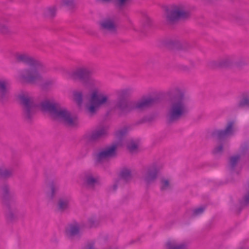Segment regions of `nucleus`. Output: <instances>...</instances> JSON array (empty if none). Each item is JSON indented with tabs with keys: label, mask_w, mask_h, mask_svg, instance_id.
I'll return each instance as SVG.
<instances>
[{
	"label": "nucleus",
	"mask_w": 249,
	"mask_h": 249,
	"mask_svg": "<svg viewBox=\"0 0 249 249\" xmlns=\"http://www.w3.org/2000/svg\"><path fill=\"white\" fill-rule=\"evenodd\" d=\"M133 91V89L130 88L115 91L116 100L114 103V108L119 111L120 116L127 115L134 110L143 111L159 102L158 97H144L137 102H130L129 98Z\"/></svg>",
	"instance_id": "f257e3e1"
},
{
	"label": "nucleus",
	"mask_w": 249,
	"mask_h": 249,
	"mask_svg": "<svg viewBox=\"0 0 249 249\" xmlns=\"http://www.w3.org/2000/svg\"><path fill=\"white\" fill-rule=\"evenodd\" d=\"M169 105L166 114V122L171 125L179 122L189 113L186 90L183 88L176 87L168 92Z\"/></svg>",
	"instance_id": "f03ea898"
},
{
	"label": "nucleus",
	"mask_w": 249,
	"mask_h": 249,
	"mask_svg": "<svg viewBox=\"0 0 249 249\" xmlns=\"http://www.w3.org/2000/svg\"><path fill=\"white\" fill-rule=\"evenodd\" d=\"M18 98L22 106V115L27 121L32 120L37 107H40L42 111L49 112L53 118L60 106L59 103L53 100H45L40 104L36 103L34 98L27 92L19 93L18 95Z\"/></svg>",
	"instance_id": "7ed1b4c3"
},
{
	"label": "nucleus",
	"mask_w": 249,
	"mask_h": 249,
	"mask_svg": "<svg viewBox=\"0 0 249 249\" xmlns=\"http://www.w3.org/2000/svg\"><path fill=\"white\" fill-rule=\"evenodd\" d=\"M39 66L31 65L28 68L20 70L18 71V80L22 83L36 85L43 81L41 72H46L47 69L46 65L41 61Z\"/></svg>",
	"instance_id": "20e7f679"
},
{
	"label": "nucleus",
	"mask_w": 249,
	"mask_h": 249,
	"mask_svg": "<svg viewBox=\"0 0 249 249\" xmlns=\"http://www.w3.org/2000/svg\"><path fill=\"white\" fill-rule=\"evenodd\" d=\"M108 96L102 93H99L97 91L92 92L89 102L86 105L85 110L87 114L93 116L98 111L100 108L107 104Z\"/></svg>",
	"instance_id": "39448f33"
},
{
	"label": "nucleus",
	"mask_w": 249,
	"mask_h": 249,
	"mask_svg": "<svg viewBox=\"0 0 249 249\" xmlns=\"http://www.w3.org/2000/svg\"><path fill=\"white\" fill-rule=\"evenodd\" d=\"M190 17V12L181 5H174L171 9H166L164 16L166 23L172 25L180 20H185Z\"/></svg>",
	"instance_id": "423d86ee"
},
{
	"label": "nucleus",
	"mask_w": 249,
	"mask_h": 249,
	"mask_svg": "<svg viewBox=\"0 0 249 249\" xmlns=\"http://www.w3.org/2000/svg\"><path fill=\"white\" fill-rule=\"evenodd\" d=\"M91 71L85 66L75 68L71 72V77L73 80H78L85 85L95 86L98 84V81L91 77Z\"/></svg>",
	"instance_id": "0eeeda50"
},
{
	"label": "nucleus",
	"mask_w": 249,
	"mask_h": 249,
	"mask_svg": "<svg viewBox=\"0 0 249 249\" xmlns=\"http://www.w3.org/2000/svg\"><path fill=\"white\" fill-rule=\"evenodd\" d=\"M53 120L62 124L65 126L74 128L78 125V121L76 117L72 116L71 113L66 108L59 107L53 117Z\"/></svg>",
	"instance_id": "6e6552de"
},
{
	"label": "nucleus",
	"mask_w": 249,
	"mask_h": 249,
	"mask_svg": "<svg viewBox=\"0 0 249 249\" xmlns=\"http://www.w3.org/2000/svg\"><path fill=\"white\" fill-rule=\"evenodd\" d=\"M163 165L159 162H154L144 168L142 171V178L146 185L154 183Z\"/></svg>",
	"instance_id": "1a4fd4ad"
},
{
	"label": "nucleus",
	"mask_w": 249,
	"mask_h": 249,
	"mask_svg": "<svg viewBox=\"0 0 249 249\" xmlns=\"http://www.w3.org/2000/svg\"><path fill=\"white\" fill-rule=\"evenodd\" d=\"M117 144H112L106 146L96 153L94 156V162L96 165L102 164L106 160L117 156Z\"/></svg>",
	"instance_id": "9d476101"
},
{
	"label": "nucleus",
	"mask_w": 249,
	"mask_h": 249,
	"mask_svg": "<svg viewBox=\"0 0 249 249\" xmlns=\"http://www.w3.org/2000/svg\"><path fill=\"white\" fill-rule=\"evenodd\" d=\"M100 30L105 34H116L117 25L114 16H107L99 22Z\"/></svg>",
	"instance_id": "9b49d317"
},
{
	"label": "nucleus",
	"mask_w": 249,
	"mask_h": 249,
	"mask_svg": "<svg viewBox=\"0 0 249 249\" xmlns=\"http://www.w3.org/2000/svg\"><path fill=\"white\" fill-rule=\"evenodd\" d=\"M107 134V129L105 127H102L85 133L82 137V140L86 144L89 145L97 142Z\"/></svg>",
	"instance_id": "f8f14e48"
},
{
	"label": "nucleus",
	"mask_w": 249,
	"mask_h": 249,
	"mask_svg": "<svg viewBox=\"0 0 249 249\" xmlns=\"http://www.w3.org/2000/svg\"><path fill=\"white\" fill-rule=\"evenodd\" d=\"M65 232L66 237L71 241H79L82 234L80 225L76 222L68 224L65 228Z\"/></svg>",
	"instance_id": "ddd939ff"
},
{
	"label": "nucleus",
	"mask_w": 249,
	"mask_h": 249,
	"mask_svg": "<svg viewBox=\"0 0 249 249\" xmlns=\"http://www.w3.org/2000/svg\"><path fill=\"white\" fill-rule=\"evenodd\" d=\"M233 122H229L224 129H214L211 132V135L213 139L219 141L223 140L233 134Z\"/></svg>",
	"instance_id": "4468645a"
},
{
	"label": "nucleus",
	"mask_w": 249,
	"mask_h": 249,
	"mask_svg": "<svg viewBox=\"0 0 249 249\" xmlns=\"http://www.w3.org/2000/svg\"><path fill=\"white\" fill-rule=\"evenodd\" d=\"M5 207V216L10 222H14L22 216L17 206L16 201L4 205Z\"/></svg>",
	"instance_id": "2eb2a0df"
},
{
	"label": "nucleus",
	"mask_w": 249,
	"mask_h": 249,
	"mask_svg": "<svg viewBox=\"0 0 249 249\" xmlns=\"http://www.w3.org/2000/svg\"><path fill=\"white\" fill-rule=\"evenodd\" d=\"M234 59L230 56H224L215 60L210 61L208 63L209 67L212 69L225 68L232 66Z\"/></svg>",
	"instance_id": "dca6fc26"
},
{
	"label": "nucleus",
	"mask_w": 249,
	"mask_h": 249,
	"mask_svg": "<svg viewBox=\"0 0 249 249\" xmlns=\"http://www.w3.org/2000/svg\"><path fill=\"white\" fill-rule=\"evenodd\" d=\"M11 84L6 78H0V102L4 103L10 97Z\"/></svg>",
	"instance_id": "f3484780"
},
{
	"label": "nucleus",
	"mask_w": 249,
	"mask_h": 249,
	"mask_svg": "<svg viewBox=\"0 0 249 249\" xmlns=\"http://www.w3.org/2000/svg\"><path fill=\"white\" fill-rule=\"evenodd\" d=\"M0 197L3 205L16 201L14 194L10 191V186L6 182L0 185Z\"/></svg>",
	"instance_id": "a211bd4d"
},
{
	"label": "nucleus",
	"mask_w": 249,
	"mask_h": 249,
	"mask_svg": "<svg viewBox=\"0 0 249 249\" xmlns=\"http://www.w3.org/2000/svg\"><path fill=\"white\" fill-rule=\"evenodd\" d=\"M83 182L85 186L91 190H94L95 186L100 184L99 178L90 171L83 173Z\"/></svg>",
	"instance_id": "6ab92c4d"
},
{
	"label": "nucleus",
	"mask_w": 249,
	"mask_h": 249,
	"mask_svg": "<svg viewBox=\"0 0 249 249\" xmlns=\"http://www.w3.org/2000/svg\"><path fill=\"white\" fill-rule=\"evenodd\" d=\"M48 191L46 196L49 200L54 199L60 188V182L56 179L50 181L47 185Z\"/></svg>",
	"instance_id": "aec40b11"
},
{
	"label": "nucleus",
	"mask_w": 249,
	"mask_h": 249,
	"mask_svg": "<svg viewBox=\"0 0 249 249\" xmlns=\"http://www.w3.org/2000/svg\"><path fill=\"white\" fill-rule=\"evenodd\" d=\"M15 59L18 63H22L28 66L31 65L39 66V62L41 61L26 53H16L15 54Z\"/></svg>",
	"instance_id": "412c9836"
},
{
	"label": "nucleus",
	"mask_w": 249,
	"mask_h": 249,
	"mask_svg": "<svg viewBox=\"0 0 249 249\" xmlns=\"http://www.w3.org/2000/svg\"><path fill=\"white\" fill-rule=\"evenodd\" d=\"M9 18L5 16H0V35L6 36L13 35L14 33L7 25Z\"/></svg>",
	"instance_id": "4be33fe9"
},
{
	"label": "nucleus",
	"mask_w": 249,
	"mask_h": 249,
	"mask_svg": "<svg viewBox=\"0 0 249 249\" xmlns=\"http://www.w3.org/2000/svg\"><path fill=\"white\" fill-rule=\"evenodd\" d=\"M70 197L68 196H60L56 202V209L59 212L63 213L69 208Z\"/></svg>",
	"instance_id": "5701e85b"
},
{
	"label": "nucleus",
	"mask_w": 249,
	"mask_h": 249,
	"mask_svg": "<svg viewBox=\"0 0 249 249\" xmlns=\"http://www.w3.org/2000/svg\"><path fill=\"white\" fill-rule=\"evenodd\" d=\"M57 11V6L51 5L45 8L43 10V16L49 19H53L56 15Z\"/></svg>",
	"instance_id": "b1692460"
},
{
	"label": "nucleus",
	"mask_w": 249,
	"mask_h": 249,
	"mask_svg": "<svg viewBox=\"0 0 249 249\" xmlns=\"http://www.w3.org/2000/svg\"><path fill=\"white\" fill-rule=\"evenodd\" d=\"M60 5L66 8L71 13H74L77 9L75 0H61Z\"/></svg>",
	"instance_id": "393cba45"
},
{
	"label": "nucleus",
	"mask_w": 249,
	"mask_h": 249,
	"mask_svg": "<svg viewBox=\"0 0 249 249\" xmlns=\"http://www.w3.org/2000/svg\"><path fill=\"white\" fill-rule=\"evenodd\" d=\"M14 170L12 168H7L4 166H0V178H9L13 176Z\"/></svg>",
	"instance_id": "a878e982"
},
{
	"label": "nucleus",
	"mask_w": 249,
	"mask_h": 249,
	"mask_svg": "<svg viewBox=\"0 0 249 249\" xmlns=\"http://www.w3.org/2000/svg\"><path fill=\"white\" fill-rule=\"evenodd\" d=\"M237 109L249 107V95L244 94L242 95L235 107Z\"/></svg>",
	"instance_id": "bb28decb"
},
{
	"label": "nucleus",
	"mask_w": 249,
	"mask_h": 249,
	"mask_svg": "<svg viewBox=\"0 0 249 249\" xmlns=\"http://www.w3.org/2000/svg\"><path fill=\"white\" fill-rule=\"evenodd\" d=\"M240 158V157L239 155H236L231 156L229 159L228 169L231 172V175H232L234 173L235 168L237 165Z\"/></svg>",
	"instance_id": "cd10ccee"
},
{
	"label": "nucleus",
	"mask_w": 249,
	"mask_h": 249,
	"mask_svg": "<svg viewBox=\"0 0 249 249\" xmlns=\"http://www.w3.org/2000/svg\"><path fill=\"white\" fill-rule=\"evenodd\" d=\"M184 243L178 244L175 240H169L166 244V249H186Z\"/></svg>",
	"instance_id": "c85d7f7f"
},
{
	"label": "nucleus",
	"mask_w": 249,
	"mask_h": 249,
	"mask_svg": "<svg viewBox=\"0 0 249 249\" xmlns=\"http://www.w3.org/2000/svg\"><path fill=\"white\" fill-rule=\"evenodd\" d=\"M132 176L130 170L127 169H124L120 173V178L119 180L120 181H124V182H127L130 180Z\"/></svg>",
	"instance_id": "c756f323"
},
{
	"label": "nucleus",
	"mask_w": 249,
	"mask_h": 249,
	"mask_svg": "<svg viewBox=\"0 0 249 249\" xmlns=\"http://www.w3.org/2000/svg\"><path fill=\"white\" fill-rule=\"evenodd\" d=\"M128 132V127L124 126L123 127L116 130L115 132V135L116 138L119 140H122L124 137Z\"/></svg>",
	"instance_id": "7c9ffc66"
},
{
	"label": "nucleus",
	"mask_w": 249,
	"mask_h": 249,
	"mask_svg": "<svg viewBox=\"0 0 249 249\" xmlns=\"http://www.w3.org/2000/svg\"><path fill=\"white\" fill-rule=\"evenodd\" d=\"M171 188L172 185L168 179L162 178L160 179V189L161 191H166Z\"/></svg>",
	"instance_id": "2f4dec72"
},
{
	"label": "nucleus",
	"mask_w": 249,
	"mask_h": 249,
	"mask_svg": "<svg viewBox=\"0 0 249 249\" xmlns=\"http://www.w3.org/2000/svg\"><path fill=\"white\" fill-rule=\"evenodd\" d=\"M126 147L130 152L133 153L138 149V142L131 140L127 142Z\"/></svg>",
	"instance_id": "473e14b6"
},
{
	"label": "nucleus",
	"mask_w": 249,
	"mask_h": 249,
	"mask_svg": "<svg viewBox=\"0 0 249 249\" xmlns=\"http://www.w3.org/2000/svg\"><path fill=\"white\" fill-rule=\"evenodd\" d=\"M99 224V220L95 217L92 216L88 219V225L90 228L97 227Z\"/></svg>",
	"instance_id": "72a5a7b5"
},
{
	"label": "nucleus",
	"mask_w": 249,
	"mask_h": 249,
	"mask_svg": "<svg viewBox=\"0 0 249 249\" xmlns=\"http://www.w3.org/2000/svg\"><path fill=\"white\" fill-rule=\"evenodd\" d=\"M206 209V206H202L193 210L192 216L196 217L202 214Z\"/></svg>",
	"instance_id": "f704fd0d"
},
{
	"label": "nucleus",
	"mask_w": 249,
	"mask_h": 249,
	"mask_svg": "<svg viewBox=\"0 0 249 249\" xmlns=\"http://www.w3.org/2000/svg\"><path fill=\"white\" fill-rule=\"evenodd\" d=\"M234 63L235 65L238 67H241L242 66L248 65V61L244 58H240L237 60L236 61L234 60Z\"/></svg>",
	"instance_id": "c9c22d12"
},
{
	"label": "nucleus",
	"mask_w": 249,
	"mask_h": 249,
	"mask_svg": "<svg viewBox=\"0 0 249 249\" xmlns=\"http://www.w3.org/2000/svg\"><path fill=\"white\" fill-rule=\"evenodd\" d=\"M74 100L78 104L80 105L83 101V95L81 92H75L74 93Z\"/></svg>",
	"instance_id": "e433bc0d"
},
{
	"label": "nucleus",
	"mask_w": 249,
	"mask_h": 249,
	"mask_svg": "<svg viewBox=\"0 0 249 249\" xmlns=\"http://www.w3.org/2000/svg\"><path fill=\"white\" fill-rule=\"evenodd\" d=\"M223 151V145L222 144H220L213 149V154H221Z\"/></svg>",
	"instance_id": "4c0bfd02"
},
{
	"label": "nucleus",
	"mask_w": 249,
	"mask_h": 249,
	"mask_svg": "<svg viewBox=\"0 0 249 249\" xmlns=\"http://www.w3.org/2000/svg\"><path fill=\"white\" fill-rule=\"evenodd\" d=\"M130 0H115V3L119 8H123Z\"/></svg>",
	"instance_id": "58836bf2"
},
{
	"label": "nucleus",
	"mask_w": 249,
	"mask_h": 249,
	"mask_svg": "<svg viewBox=\"0 0 249 249\" xmlns=\"http://www.w3.org/2000/svg\"><path fill=\"white\" fill-rule=\"evenodd\" d=\"M233 18L237 22L240 24L242 23L245 20V18L240 14L234 15Z\"/></svg>",
	"instance_id": "ea45409f"
},
{
	"label": "nucleus",
	"mask_w": 249,
	"mask_h": 249,
	"mask_svg": "<svg viewBox=\"0 0 249 249\" xmlns=\"http://www.w3.org/2000/svg\"><path fill=\"white\" fill-rule=\"evenodd\" d=\"M249 204V191L243 197V202H241V205L244 206V205H247Z\"/></svg>",
	"instance_id": "a19ab883"
},
{
	"label": "nucleus",
	"mask_w": 249,
	"mask_h": 249,
	"mask_svg": "<svg viewBox=\"0 0 249 249\" xmlns=\"http://www.w3.org/2000/svg\"><path fill=\"white\" fill-rule=\"evenodd\" d=\"M178 68L180 71H184V72H190L191 71L190 67H189V66H187L184 65H179L178 66Z\"/></svg>",
	"instance_id": "79ce46f5"
},
{
	"label": "nucleus",
	"mask_w": 249,
	"mask_h": 249,
	"mask_svg": "<svg viewBox=\"0 0 249 249\" xmlns=\"http://www.w3.org/2000/svg\"><path fill=\"white\" fill-rule=\"evenodd\" d=\"M83 249H95L94 243L92 242H88Z\"/></svg>",
	"instance_id": "37998d69"
},
{
	"label": "nucleus",
	"mask_w": 249,
	"mask_h": 249,
	"mask_svg": "<svg viewBox=\"0 0 249 249\" xmlns=\"http://www.w3.org/2000/svg\"><path fill=\"white\" fill-rule=\"evenodd\" d=\"M173 45L178 49H180L181 47V43L178 41H175L173 42Z\"/></svg>",
	"instance_id": "c03bdc74"
},
{
	"label": "nucleus",
	"mask_w": 249,
	"mask_h": 249,
	"mask_svg": "<svg viewBox=\"0 0 249 249\" xmlns=\"http://www.w3.org/2000/svg\"><path fill=\"white\" fill-rule=\"evenodd\" d=\"M151 19L149 18H146L144 23V26H150L151 25Z\"/></svg>",
	"instance_id": "a18cd8bd"
},
{
	"label": "nucleus",
	"mask_w": 249,
	"mask_h": 249,
	"mask_svg": "<svg viewBox=\"0 0 249 249\" xmlns=\"http://www.w3.org/2000/svg\"><path fill=\"white\" fill-rule=\"evenodd\" d=\"M120 181L119 180H118L117 181H116L115 182V184H114L113 185V186H112V191H115L117 189V187H118V184L120 183Z\"/></svg>",
	"instance_id": "49530a36"
},
{
	"label": "nucleus",
	"mask_w": 249,
	"mask_h": 249,
	"mask_svg": "<svg viewBox=\"0 0 249 249\" xmlns=\"http://www.w3.org/2000/svg\"><path fill=\"white\" fill-rule=\"evenodd\" d=\"M195 62H191L190 63V66L189 67H190V70L192 68H195Z\"/></svg>",
	"instance_id": "de8ad7c7"
},
{
	"label": "nucleus",
	"mask_w": 249,
	"mask_h": 249,
	"mask_svg": "<svg viewBox=\"0 0 249 249\" xmlns=\"http://www.w3.org/2000/svg\"><path fill=\"white\" fill-rule=\"evenodd\" d=\"M52 81H46L45 83V84L46 85V86H49V85H51L52 84Z\"/></svg>",
	"instance_id": "09e8293b"
},
{
	"label": "nucleus",
	"mask_w": 249,
	"mask_h": 249,
	"mask_svg": "<svg viewBox=\"0 0 249 249\" xmlns=\"http://www.w3.org/2000/svg\"><path fill=\"white\" fill-rule=\"evenodd\" d=\"M103 2H109L111 0H101Z\"/></svg>",
	"instance_id": "8fccbe9b"
}]
</instances>
